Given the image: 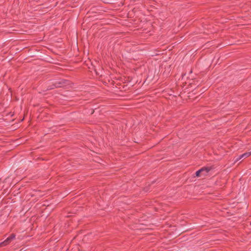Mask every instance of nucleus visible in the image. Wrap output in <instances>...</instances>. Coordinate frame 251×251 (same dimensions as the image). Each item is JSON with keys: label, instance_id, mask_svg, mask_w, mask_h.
Here are the masks:
<instances>
[{"label": "nucleus", "instance_id": "obj_5", "mask_svg": "<svg viewBox=\"0 0 251 251\" xmlns=\"http://www.w3.org/2000/svg\"><path fill=\"white\" fill-rule=\"evenodd\" d=\"M203 170H204L203 169H200L198 171H197L195 173L196 176L197 177L201 176V174H202V173H203Z\"/></svg>", "mask_w": 251, "mask_h": 251}, {"label": "nucleus", "instance_id": "obj_1", "mask_svg": "<svg viewBox=\"0 0 251 251\" xmlns=\"http://www.w3.org/2000/svg\"><path fill=\"white\" fill-rule=\"evenodd\" d=\"M201 169H203V173H202V175L205 176L207 175L208 172L212 169V167H203Z\"/></svg>", "mask_w": 251, "mask_h": 251}, {"label": "nucleus", "instance_id": "obj_7", "mask_svg": "<svg viewBox=\"0 0 251 251\" xmlns=\"http://www.w3.org/2000/svg\"><path fill=\"white\" fill-rule=\"evenodd\" d=\"M2 246H4V244H2V242H1L0 243V247H2Z\"/></svg>", "mask_w": 251, "mask_h": 251}, {"label": "nucleus", "instance_id": "obj_2", "mask_svg": "<svg viewBox=\"0 0 251 251\" xmlns=\"http://www.w3.org/2000/svg\"><path fill=\"white\" fill-rule=\"evenodd\" d=\"M251 155V151L250 152H245L242 155H240V156L237 159L236 161L239 160L240 159L242 158H247Z\"/></svg>", "mask_w": 251, "mask_h": 251}, {"label": "nucleus", "instance_id": "obj_6", "mask_svg": "<svg viewBox=\"0 0 251 251\" xmlns=\"http://www.w3.org/2000/svg\"><path fill=\"white\" fill-rule=\"evenodd\" d=\"M15 234L14 233L11 234L9 236V238L12 240V241L15 238Z\"/></svg>", "mask_w": 251, "mask_h": 251}, {"label": "nucleus", "instance_id": "obj_3", "mask_svg": "<svg viewBox=\"0 0 251 251\" xmlns=\"http://www.w3.org/2000/svg\"><path fill=\"white\" fill-rule=\"evenodd\" d=\"M63 83H62L60 81H56L54 83V84H53L54 87H56V88H59V87H61L63 86Z\"/></svg>", "mask_w": 251, "mask_h": 251}, {"label": "nucleus", "instance_id": "obj_4", "mask_svg": "<svg viewBox=\"0 0 251 251\" xmlns=\"http://www.w3.org/2000/svg\"><path fill=\"white\" fill-rule=\"evenodd\" d=\"M12 240H11L9 237L6 238V240H5L3 242H2V244H4V246H6L8 244H9L11 242Z\"/></svg>", "mask_w": 251, "mask_h": 251}]
</instances>
